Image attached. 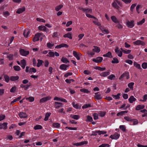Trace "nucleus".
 <instances>
[{"label":"nucleus","instance_id":"obj_1","mask_svg":"<svg viewBox=\"0 0 147 147\" xmlns=\"http://www.w3.org/2000/svg\"><path fill=\"white\" fill-rule=\"evenodd\" d=\"M112 6L118 10H119V6L122 7L123 5L121 2L117 0H114L112 4Z\"/></svg>","mask_w":147,"mask_h":147},{"label":"nucleus","instance_id":"obj_2","mask_svg":"<svg viewBox=\"0 0 147 147\" xmlns=\"http://www.w3.org/2000/svg\"><path fill=\"white\" fill-rule=\"evenodd\" d=\"M42 34L41 33H38L35 35L33 39V41L35 42L39 40V38Z\"/></svg>","mask_w":147,"mask_h":147},{"label":"nucleus","instance_id":"obj_3","mask_svg":"<svg viewBox=\"0 0 147 147\" xmlns=\"http://www.w3.org/2000/svg\"><path fill=\"white\" fill-rule=\"evenodd\" d=\"M20 53L22 56H26L29 54V51H25L24 49H21L20 51Z\"/></svg>","mask_w":147,"mask_h":147},{"label":"nucleus","instance_id":"obj_4","mask_svg":"<svg viewBox=\"0 0 147 147\" xmlns=\"http://www.w3.org/2000/svg\"><path fill=\"white\" fill-rule=\"evenodd\" d=\"M126 24L128 28H132L134 26V21L131 20L129 21L128 20L126 22Z\"/></svg>","mask_w":147,"mask_h":147},{"label":"nucleus","instance_id":"obj_5","mask_svg":"<svg viewBox=\"0 0 147 147\" xmlns=\"http://www.w3.org/2000/svg\"><path fill=\"white\" fill-rule=\"evenodd\" d=\"M18 115L21 118H26L28 117V115L27 114L23 112H20Z\"/></svg>","mask_w":147,"mask_h":147},{"label":"nucleus","instance_id":"obj_6","mask_svg":"<svg viewBox=\"0 0 147 147\" xmlns=\"http://www.w3.org/2000/svg\"><path fill=\"white\" fill-rule=\"evenodd\" d=\"M51 97L50 96H48L41 98L40 100V103H44L46 101L50 100Z\"/></svg>","mask_w":147,"mask_h":147},{"label":"nucleus","instance_id":"obj_7","mask_svg":"<svg viewBox=\"0 0 147 147\" xmlns=\"http://www.w3.org/2000/svg\"><path fill=\"white\" fill-rule=\"evenodd\" d=\"M115 53L117 54L118 56L119 57H121L122 55V53L121 51H120L118 47H116L115 49Z\"/></svg>","mask_w":147,"mask_h":147},{"label":"nucleus","instance_id":"obj_8","mask_svg":"<svg viewBox=\"0 0 147 147\" xmlns=\"http://www.w3.org/2000/svg\"><path fill=\"white\" fill-rule=\"evenodd\" d=\"M102 59L103 58L102 57H98L96 59H93L92 61L96 63H99L102 62Z\"/></svg>","mask_w":147,"mask_h":147},{"label":"nucleus","instance_id":"obj_9","mask_svg":"<svg viewBox=\"0 0 147 147\" xmlns=\"http://www.w3.org/2000/svg\"><path fill=\"white\" fill-rule=\"evenodd\" d=\"M63 104L58 102H55L54 103V107L56 109H59L62 107Z\"/></svg>","mask_w":147,"mask_h":147},{"label":"nucleus","instance_id":"obj_10","mask_svg":"<svg viewBox=\"0 0 147 147\" xmlns=\"http://www.w3.org/2000/svg\"><path fill=\"white\" fill-rule=\"evenodd\" d=\"M120 136L119 134L117 133H115L113 135L110 136V138L113 139H117Z\"/></svg>","mask_w":147,"mask_h":147},{"label":"nucleus","instance_id":"obj_11","mask_svg":"<svg viewBox=\"0 0 147 147\" xmlns=\"http://www.w3.org/2000/svg\"><path fill=\"white\" fill-rule=\"evenodd\" d=\"M133 43L134 45H141L144 46L145 45V43L144 42L140 40H137L133 42Z\"/></svg>","mask_w":147,"mask_h":147},{"label":"nucleus","instance_id":"obj_12","mask_svg":"<svg viewBox=\"0 0 147 147\" xmlns=\"http://www.w3.org/2000/svg\"><path fill=\"white\" fill-rule=\"evenodd\" d=\"M69 47V46L67 44H64V43H62L61 44H60L59 45H58L56 46L55 48L56 49H59V48H60L62 47H65V48H68Z\"/></svg>","mask_w":147,"mask_h":147},{"label":"nucleus","instance_id":"obj_13","mask_svg":"<svg viewBox=\"0 0 147 147\" xmlns=\"http://www.w3.org/2000/svg\"><path fill=\"white\" fill-rule=\"evenodd\" d=\"M30 32V30L28 29H26L24 32L23 35L25 37H27Z\"/></svg>","mask_w":147,"mask_h":147},{"label":"nucleus","instance_id":"obj_14","mask_svg":"<svg viewBox=\"0 0 147 147\" xmlns=\"http://www.w3.org/2000/svg\"><path fill=\"white\" fill-rule=\"evenodd\" d=\"M26 65V61L24 59H23L20 61V65L21 67L24 69Z\"/></svg>","mask_w":147,"mask_h":147},{"label":"nucleus","instance_id":"obj_15","mask_svg":"<svg viewBox=\"0 0 147 147\" xmlns=\"http://www.w3.org/2000/svg\"><path fill=\"white\" fill-rule=\"evenodd\" d=\"M98 93H99V92L95 93L94 98L97 100H100L102 98L101 94H98Z\"/></svg>","mask_w":147,"mask_h":147},{"label":"nucleus","instance_id":"obj_16","mask_svg":"<svg viewBox=\"0 0 147 147\" xmlns=\"http://www.w3.org/2000/svg\"><path fill=\"white\" fill-rule=\"evenodd\" d=\"M7 123H3L0 124V129H5L7 128Z\"/></svg>","mask_w":147,"mask_h":147},{"label":"nucleus","instance_id":"obj_17","mask_svg":"<svg viewBox=\"0 0 147 147\" xmlns=\"http://www.w3.org/2000/svg\"><path fill=\"white\" fill-rule=\"evenodd\" d=\"M128 100L129 102L130 103H132L133 102L135 101L136 99L133 96H130Z\"/></svg>","mask_w":147,"mask_h":147},{"label":"nucleus","instance_id":"obj_18","mask_svg":"<svg viewBox=\"0 0 147 147\" xmlns=\"http://www.w3.org/2000/svg\"><path fill=\"white\" fill-rule=\"evenodd\" d=\"M72 105L73 107L76 109H80L81 107V105H79L78 103L75 104L74 102H73L72 103Z\"/></svg>","mask_w":147,"mask_h":147},{"label":"nucleus","instance_id":"obj_19","mask_svg":"<svg viewBox=\"0 0 147 147\" xmlns=\"http://www.w3.org/2000/svg\"><path fill=\"white\" fill-rule=\"evenodd\" d=\"M25 10V8L24 7H22V8L18 9L16 13H17L20 14L24 11Z\"/></svg>","mask_w":147,"mask_h":147},{"label":"nucleus","instance_id":"obj_20","mask_svg":"<svg viewBox=\"0 0 147 147\" xmlns=\"http://www.w3.org/2000/svg\"><path fill=\"white\" fill-rule=\"evenodd\" d=\"M93 47L94 48L92 49L93 51L96 53H99L100 51V49L99 47L94 46Z\"/></svg>","mask_w":147,"mask_h":147},{"label":"nucleus","instance_id":"obj_21","mask_svg":"<svg viewBox=\"0 0 147 147\" xmlns=\"http://www.w3.org/2000/svg\"><path fill=\"white\" fill-rule=\"evenodd\" d=\"M69 66L68 65L62 64L60 65L59 68L61 69L65 70Z\"/></svg>","mask_w":147,"mask_h":147},{"label":"nucleus","instance_id":"obj_22","mask_svg":"<svg viewBox=\"0 0 147 147\" xmlns=\"http://www.w3.org/2000/svg\"><path fill=\"white\" fill-rule=\"evenodd\" d=\"M19 78V77L18 76H11L10 77V80L12 81H15L18 80Z\"/></svg>","mask_w":147,"mask_h":147},{"label":"nucleus","instance_id":"obj_23","mask_svg":"<svg viewBox=\"0 0 147 147\" xmlns=\"http://www.w3.org/2000/svg\"><path fill=\"white\" fill-rule=\"evenodd\" d=\"M38 30H40L45 31L46 30L47 28L45 26L41 25L38 27Z\"/></svg>","mask_w":147,"mask_h":147},{"label":"nucleus","instance_id":"obj_24","mask_svg":"<svg viewBox=\"0 0 147 147\" xmlns=\"http://www.w3.org/2000/svg\"><path fill=\"white\" fill-rule=\"evenodd\" d=\"M111 19L112 21L116 23H119V21L117 20L116 18L114 16H112L111 17Z\"/></svg>","mask_w":147,"mask_h":147},{"label":"nucleus","instance_id":"obj_25","mask_svg":"<svg viewBox=\"0 0 147 147\" xmlns=\"http://www.w3.org/2000/svg\"><path fill=\"white\" fill-rule=\"evenodd\" d=\"M103 56L104 57H106L110 58H112V56L111 53L109 51L105 54L103 55Z\"/></svg>","mask_w":147,"mask_h":147},{"label":"nucleus","instance_id":"obj_26","mask_svg":"<svg viewBox=\"0 0 147 147\" xmlns=\"http://www.w3.org/2000/svg\"><path fill=\"white\" fill-rule=\"evenodd\" d=\"M144 108V105H138L136 106L135 109L138 111L143 109Z\"/></svg>","mask_w":147,"mask_h":147},{"label":"nucleus","instance_id":"obj_27","mask_svg":"<svg viewBox=\"0 0 147 147\" xmlns=\"http://www.w3.org/2000/svg\"><path fill=\"white\" fill-rule=\"evenodd\" d=\"M110 74L109 72H102L100 74V76L103 77H106L109 75Z\"/></svg>","mask_w":147,"mask_h":147},{"label":"nucleus","instance_id":"obj_28","mask_svg":"<svg viewBox=\"0 0 147 147\" xmlns=\"http://www.w3.org/2000/svg\"><path fill=\"white\" fill-rule=\"evenodd\" d=\"M134 65L135 67L137 68L138 69H141L140 65L137 63L136 62H134Z\"/></svg>","mask_w":147,"mask_h":147},{"label":"nucleus","instance_id":"obj_29","mask_svg":"<svg viewBox=\"0 0 147 147\" xmlns=\"http://www.w3.org/2000/svg\"><path fill=\"white\" fill-rule=\"evenodd\" d=\"M73 54L74 56L78 60H79L80 59V57H79V55H78V54L75 51H73Z\"/></svg>","mask_w":147,"mask_h":147},{"label":"nucleus","instance_id":"obj_30","mask_svg":"<svg viewBox=\"0 0 147 147\" xmlns=\"http://www.w3.org/2000/svg\"><path fill=\"white\" fill-rule=\"evenodd\" d=\"M63 36L65 38H68L70 39H72L71 34V33H68L67 34H65Z\"/></svg>","mask_w":147,"mask_h":147},{"label":"nucleus","instance_id":"obj_31","mask_svg":"<svg viewBox=\"0 0 147 147\" xmlns=\"http://www.w3.org/2000/svg\"><path fill=\"white\" fill-rule=\"evenodd\" d=\"M61 61L65 63H69V61L66 58H64V57H63L61 59Z\"/></svg>","mask_w":147,"mask_h":147},{"label":"nucleus","instance_id":"obj_32","mask_svg":"<svg viewBox=\"0 0 147 147\" xmlns=\"http://www.w3.org/2000/svg\"><path fill=\"white\" fill-rule=\"evenodd\" d=\"M53 127L55 128H59L60 127V125L59 123H53L52 124Z\"/></svg>","mask_w":147,"mask_h":147},{"label":"nucleus","instance_id":"obj_33","mask_svg":"<svg viewBox=\"0 0 147 147\" xmlns=\"http://www.w3.org/2000/svg\"><path fill=\"white\" fill-rule=\"evenodd\" d=\"M86 118V121L87 122H92L93 121L92 118L90 115H87Z\"/></svg>","mask_w":147,"mask_h":147},{"label":"nucleus","instance_id":"obj_34","mask_svg":"<svg viewBox=\"0 0 147 147\" xmlns=\"http://www.w3.org/2000/svg\"><path fill=\"white\" fill-rule=\"evenodd\" d=\"M38 63L37 64V66L38 67H40L44 62L43 61L40 59L38 60Z\"/></svg>","mask_w":147,"mask_h":147},{"label":"nucleus","instance_id":"obj_35","mask_svg":"<svg viewBox=\"0 0 147 147\" xmlns=\"http://www.w3.org/2000/svg\"><path fill=\"white\" fill-rule=\"evenodd\" d=\"M21 96H20L18 98H16L11 102V104H12L13 103L18 101L19 100L21 99Z\"/></svg>","mask_w":147,"mask_h":147},{"label":"nucleus","instance_id":"obj_36","mask_svg":"<svg viewBox=\"0 0 147 147\" xmlns=\"http://www.w3.org/2000/svg\"><path fill=\"white\" fill-rule=\"evenodd\" d=\"M26 99L28 100L30 102H32L34 101V98L33 97L30 96L29 97H27L26 98Z\"/></svg>","mask_w":147,"mask_h":147},{"label":"nucleus","instance_id":"obj_37","mask_svg":"<svg viewBox=\"0 0 147 147\" xmlns=\"http://www.w3.org/2000/svg\"><path fill=\"white\" fill-rule=\"evenodd\" d=\"M70 117L73 119L78 120L80 118V116L78 115H71Z\"/></svg>","mask_w":147,"mask_h":147},{"label":"nucleus","instance_id":"obj_38","mask_svg":"<svg viewBox=\"0 0 147 147\" xmlns=\"http://www.w3.org/2000/svg\"><path fill=\"white\" fill-rule=\"evenodd\" d=\"M94 68L95 69H98V70H99L100 71H103L105 70L106 69V68L105 67L102 68V67H99V66H97V67H94Z\"/></svg>","mask_w":147,"mask_h":147},{"label":"nucleus","instance_id":"obj_39","mask_svg":"<svg viewBox=\"0 0 147 147\" xmlns=\"http://www.w3.org/2000/svg\"><path fill=\"white\" fill-rule=\"evenodd\" d=\"M119 128L123 132H125L126 127L124 125H121L119 126Z\"/></svg>","mask_w":147,"mask_h":147},{"label":"nucleus","instance_id":"obj_40","mask_svg":"<svg viewBox=\"0 0 147 147\" xmlns=\"http://www.w3.org/2000/svg\"><path fill=\"white\" fill-rule=\"evenodd\" d=\"M119 62V61L118 59L115 57L113 58V60L111 61V63H117Z\"/></svg>","mask_w":147,"mask_h":147},{"label":"nucleus","instance_id":"obj_41","mask_svg":"<svg viewBox=\"0 0 147 147\" xmlns=\"http://www.w3.org/2000/svg\"><path fill=\"white\" fill-rule=\"evenodd\" d=\"M42 128V127L41 125H37L34 127V129L35 130L38 129H41Z\"/></svg>","mask_w":147,"mask_h":147},{"label":"nucleus","instance_id":"obj_42","mask_svg":"<svg viewBox=\"0 0 147 147\" xmlns=\"http://www.w3.org/2000/svg\"><path fill=\"white\" fill-rule=\"evenodd\" d=\"M51 114V113H46L45 116V118L44 119V120L45 121H47L48 120L49 118V116H50V115Z\"/></svg>","mask_w":147,"mask_h":147},{"label":"nucleus","instance_id":"obj_43","mask_svg":"<svg viewBox=\"0 0 147 147\" xmlns=\"http://www.w3.org/2000/svg\"><path fill=\"white\" fill-rule=\"evenodd\" d=\"M13 68L15 71H20L21 70L20 67L18 66H14L13 67Z\"/></svg>","mask_w":147,"mask_h":147},{"label":"nucleus","instance_id":"obj_44","mask_svg":"<svg viewBox=\"0 0 147 147\" xmlns=\"http://www.w3.org/2000/svg\"><path fill=\"white\" fill-rule=\"evenodd\" d=\"M16 90V87L15 86L13 87L10 90V92L11 93L15 92Z\"/></svg>","mask_w":147,"mask_h":147},{"label":"nucleus","instance_id":"obj_45","mask_svg":"<svg viewBox=\"0 0 147 147\" xmlns=\"http://www.w3.org/2000/svg\"><path fill=\"white\" fill-rule=\"evenodd\" d=\"M63 7V5L62 4H60L59 6H56L55 8V9L56 11H59L60 9Z\"/></svg>","mask_w":147,"mask_h":147},{"label":"nucleus","instance_id":"obj_46","mask_svg":"<svg viewBox=\"0 0 147 147\" xmlns=\"http://www.w3.org/2000/svg\"><path fill=\"white\" fill-rule=\"evenodd\" d=\"M4 78L5 81L7 83L8 82L9 80V76L7 75H5L4 76Z\"/></svg>","mask_w":147,"mask_h":147},{"label":"nucleus","instance_id":"obj_47","mask_svg":"<svg viewBox=\"0 0 147 147\" xmlns=\"http://www.w3.org/2000/svg\"><path fill=\"white\" fill-rule=\"evenodd\" d=\"M131 121L133 122V125H134L138 124V120L136 119H132V120Z\"/></svg>","mask_w":147,"mask_h":147},{"label":"nucleus","instance_id":"obj_48","mask_svg":"<svg viewBox=\"0 0 147 147\" xmlns=\"http://www.w3.org/2000/svg\"><path fill=\"white\" fill-rule=\"evenodd\" d=\"M47 56L51 57H54L55 56L54 53L53 52H49L48 54L47 55Z\"/></svg>","mask_w":147,"mask_h":147},{"label":"nucleus","instance_id":"obj_49","mask_svg":"<svg viewBox=\"0 0 147 147\" xmlns=\"http://www.w3.org/2000/svg\"><path fill=\"white\" fill-rule=\"evenodd\" d=\"M134 82H131V83H129L128 85V86L132 90H133V86L134 85Z\"/></svg>","mask_w":147,"mask_h":147},{"label":"nucleus","instance_id":"obj_50","mask_svg":"<svg viewBox=\"0 0 147 147\" xmlns=\"http://www.w3.org/2000/svg\"><path fill=\"white\" fill-rule=\"evenodd\" d=\"M120 93H118L117 95H112V96L115 99H119L120 98Z\"/></svg>","mask_w":147,"mask_h":147},{"label":"nucleus","instance_id":"obj_51","mask_svg":"<svg viewBox=\"0 0 147 147\" xmlns=\"http://www.w3.org/2000/svg\"><path fill=\"white\" fill-rule=\"evenodd\" d=\"M80 91L81 92L84 93H88L90 92L88 90L84 88L81 89L80 90Z\"/></svg>","mask_w":147,"mask_h":147},{"label":"nucleus","instance_id":"obj_52","mask_svg":"<svg viewBox=\"0 0 147 147\" xmlns=\"http://www.w3.org/2000/svg\"><path fill=\"white\" fill-rule=\"evenodd\" d=\"M30 73L32 72L35 73L36 72V70L35 68L34 67L30 68Z\"/></svg>","mask_w":147,"mask_h":147},{"label":"nucleus","instance_id":"obj_53","mask_svg":"<svg viewBox=\"0 0 147 147\" xmlns=\"http://www.w3.org/2000/svg\"><path fill=\"white\" fill-rule=\"evenodd\" d=\"M3 14L5 17H6L7 16H9V15L10 14L8 11H5L3 12Z\"/></svg>","mask_w":147,"mask_h":147},{"label":"nucleus","instance_id":"obj_54","mask_svg":"<svg viewBox=\"0 0 147 147\" xmlns=\"http://www.w3.org/2000/svg\"><path fill=\"white\" fill-rule=\"evenodd\" d=\"M93 118L94 120H97L98 119V115L97 113H94L93 114Z\"/></svg>","mask_w":147,"mask_h":147},{"label":"nucleus","instance_id":"obj_55","mask_svg":"<svg viewBox=\"0 0 147 147\" xmlns=\"http://www.w3.org/2000/svg\"><path fill=\"white\" fill-rule=\"evenodd\" d=\"M143 100H140V101H144V102H145V101H146V100H147V94H146L145 95H144V96H143Z\"/></svg>","mask_w":147,"mask_h":147},{"label":"nucleus","instance_id":"obj_56","mask_svg":"<svg viewBox=\"0 0 147 147\" xmlns=\"http://www.w3.org/2000/svg\"><path fill=\"white\" fill-rule=\"evenodd\" d=\"M115 77V76L113 74H111L109 76H108V78L110 79L111 80H112L113 79H114Z\"/></svg>","mask_w":147,"mask_h":147},{"label":"nucleus","instance_id":"obj_57","mask_svg":"<svg viewBox=\"0 0 147 147\" xmlns=\"http://www.w3.org/2000/svg\"><path fill=\"white\" fill-rule=\"evenodd\" d=\"M91 107V105L90 104H86L82 107V109H86Z\"/></svg>","mask_w":147,"mask_h":147},{"label":"nucleus","instance_id":"obj_58","mask_svg":"<svg viewBox=\"0 0 147 147\" xmlns=\"http://www.w3.org/2000/svg\"><path fill=\"white\" fill-rule=\"evenodd\" d=\"M142 67L144 69H146L147 68V63L144 62L142 65Z\"/></svg>","mask_w":147,"mask_h":147},{"label":"nucleus","instance_id":"obj_59","mask_svg":"<svg viewBox=\"0 0 147 147\" xmlns=\"http://www.w3.org/2000/svg\"><path fill=\"white\" fill-rule=\"evenodd\" d=\"M13 54H9L7 55V57L9 60H11L13 59Z\"/></svg>","mask_w":147,"mask_h":147},{"label":"nucleus","instance_id":"obj_60","mask_svg":"<svg viewBox=\"0 0 147 147\" xmlns=\"http://www.w3.org/2000/svg\"><path fill=\"white\" fill-rule=\"evenodd\" d=\"M127 73L126 72H125L124 73H123V74H122L120 77L119 78V80H121L122 78H123L124 77H125L126 76V75L127 76Z\"/></svg>","mask_w":147,"mask_h":147},{"label":"nucleus","instance_id":"obj_61","mask_svg":"<svg viewBox=\"0 0 147 147\" xmlns=\"http://www.w3.org/2000/svg\"><path fill=\"white\" fill-rule=\"evenodd\" d=\"M98 134L99 135L105 134L107 133V131H101L100 130L98 131Z\"/></svg>","mask_w":147,"mask_h":147},{"label":"nucleus","instance_id":"obj_62","mask_svg":"<svg viewBox=\"0 0 147 147\" xmlns=\"http://www.w3.org/2000/svg\"><path fill=\"white\" fill-rule=\"evenodd\" d=\"M110 145L108 144H104L99 146V147H109Z\"/></svg>","mask_w":147,"mask_h":147},{"label":"nucleus","instance_id":"obj_63","mask_svg":"<svg viewBox=\"0 0 147 147\" xmlns=\"http://www.w3.org/2000/svg\"><path fill=\"white\" fill-rule=\"evenodd\" d=\"M145 20L144 18L142 19V20L139 22H137V24L138 25H141L144 23L145 22Z\"/></svg>","mask_w":147,"mask_h":147},{"label":"nucleus","instance_id":"obj_64","mask_svg":"<svg viewBox=\"0 0 147 147\" xmlns=\"http://www.w3.org/2000/svg\"><path fill=\"white\" fill-rule=\"evenodd\" d=\"M137 4L135 3L134 4L132 5H131V7H130V10L132 12L133 11V10L134 8L135 7L136 5Z\"/></svg>","mask_w":147,"mask_h":147}]
</instances>
